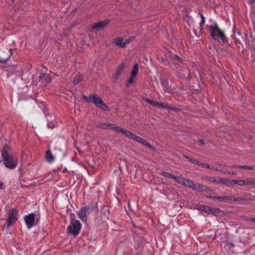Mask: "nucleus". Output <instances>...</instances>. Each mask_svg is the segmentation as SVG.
<instances>
[{"label": "nucleus", "instance_id": "obj_1", "mask_svg": "<svg viewBox=\"0 0 255 255\" xmlns=\"http://www.w3.org/2000/svg\"><path fill=\"white\" fill-rule=\"evenodd\" d=\"M10 147L8 145H5L2 151V158L5 166L9 169L15 168L17 165V158L13 155H9L8 151Z\"/></svg>", "mask_w": 255, "mask_h": 255}, {"label": "nucleus", "instance_id": "obj_4", "mask_svg": "<svg viewBox=\"0 0 255 255\" xmlns=\"http://www.w3.org/2000/svg\"><path fill=\"white\" fill-rule=\"evenodd\" d=\"M81 227L82 225L79 221L71 218L70 225L67 228V232L75 237L79 234Z\"/></svg>", "mask_w": 255, "mask_h": 255}, {"label": "nucleus", "instance_id": "obj_3", "mask_svg": "<svg viewBox=\"0 0 255 255\" xmlns=\"http://www.w3.org/2000/svg\"><path fill=\"white\" fill-rule=\"evenodd\" d=\"M83 99L84 101L88 103H93L97 107L101 109L103 111H107L109 110L108 107L106 106L99 96L97 94H92L89 97L83 95Z\"/></svg>", "mask_w": 255, "mask_h": 255}, {"label": "nucleus", "instance_id": "obj_25", "mask_svg": "<svg viewBox=\"0 0 255 255\" xmlns=\"http://www.w3.org/2000/svg\"><path fill=\"white\" fill-rule=\"evenodd\" d=\"M210 206H206V205H201L199 207V209L201 211H204L207 213H209L210 209Z\"/></svg>", "mask_w": 255, "mask_h": 255}, {"label": "nucleus", "instance_id": "obj_19", "mask_svg": "<svg viewBox=\"0 0 255 255\" xmlns=\"http://www.w3.org/2000/svg\"><path fill=\"white\" fill-rule=\"evenodd\" d=\"M111 124H109L108 123H104L97 125L96 126L98 128H99L108 129L109 128H110Z\"/></svg>", "mask_w": 255, "mask_h": 255}, {"label": "nucleus", "instance_id": "obj_30", "mask_svg": "<svg viewBox=\"0 0 255 255\" xmlns=\"http://www.w3.org/2000/svg\"><path fill=\"white\" fill-rule=\"evenodd\" d=\"M144 100L146 102H147V103L150 104L151 105H152V106H155V103H156V101H153V100H150L149 99H148V98H144Z\"/></svg>", "mask_w": 255, "mask_h": 255}, {"label": "nucleus", "instance_id": "obj_38", "mask_svg": "<svg viewBox=\"0 0 255 255\" xmlns=\"http://www.w3.org/2000/svg\"><path fill=\"white\" fill-rule=\"evenodd\" d=\"M205 19H203V20L202 19L201 21V22H200L201 28H202L203 27V26L205 25Z\"/></svg>", "mask_w": 255, "mask_h": 255}, {"label": "nucleus", "instance_id": "obj_23", "mask_svg": "<svg viewBox=\"0 0 255 255\" xmlns=\"http://www.w3.org/2000/svg\"><path fill=\"white\" fill-rule=\"evenodd\" d=\"M160 174L165 176L166 178L173 179L174 177H175V176L174 174L165 171L161 172Z\"/></svg>", "mask_w": 255, "mask_h": 255}, {"label": "nucleus", "instance_id": "obj_22", "mask_svg": "<svg viewBox=\"0 0 255 255\" xmlns=\"http://www.w3.org/2000/svg\"><path fill=\"white\" fill-rule=\"evenodd\" d=\"M125 64L124 63H122L119 65L117 69V75L118 76L122 72L124 69Z\"/></svg>", "mask_w": 255, "mask_h": 255}, {"label": "nucleus", "instance_id": "obj_21", "mask_svg": "<svg viewBox=\"0 0 255 255\" xmlns=\"http://www.w3.org/2000/svg\"><path fill=\"white\" fill-rule=\"evenodd\" d=\"M51 78L52 77L49 73H44L40 75L39 80H50Z\"/></svg>", "mask_w": 255, "mask_h": 255}, {"label": "nucleus", "instance_id": "obj_10", "mask_svg": "<svg viewBox=\"0 0 255 255\" xmlns=\"http://www.w3.org/2000/svg\"><path fill=\"white\" fill-rule=\"evenodd\" d=\"M109 22L110 21L109 20L99 21L93 25V29L99 31L105 27Z\"/></svg>", "mask_w": 255, "mask_h": 255}, {"label": "nucleus", "instance_id": "obj_54", "mask_svg": "<svg viewBox=\"0 0 255 255\" xmlns=\"http://www.w3.org/2000/svg\"><path fill=\"white\" fill-rule=\"evenodd\" d=\"M2 185V183L1 182H0V186H1Z\"/></svg>", "mask_w": 255, "mask_h": 255}, {"label": "nucleus", "instance_id": "obj_34", "mask_svg": "<svg viewBox=\"0 0 255 255\" xmlns=\"http://www.w3.org/2000/svg\"><path fill=\"white\" fill-rule=\"evenodd\" d=\"M188 74V72L187 70L184 71L183 73H182L181 74H180L179 75V77L183 78V77L185 76V75H187Z\"/></svg>", "mask_w": 255, "mask_h": 255}, {"label": "nucleus", "instance_id": "obj_44", "mask_svg": "<svg viewBox=\"0 0 255 255\" xmlns=\"http://www.w3.org/2000/svg\"><path fill=\"white\" fill-rule=\"evenodd\" d=\"M133 81H131V80L128 81V83H127V86L129 87L131 84V83H132Z\"/></svg>", "mask_w": 255, "mask_h": 255}, {"label": "nucleus", "instance_id": "obj_20", "mask_svg": "<svg viewBox=\"0 0 255 255\" xmlns=\"http://www.w3.org/2000/svg\"><path fill=\"white\" fill-rule=\"evenodd\" d=\"M172 59L175 62H177L178 65H181L183 64V61L182 59L176 54H174L172 56Z\"/></svg>", "mask_w": 255, "mask_h": 255}, {"label": "nucleus", "instance_id": "obj_17", "mask_svg": "<svg viewBox=\"0 0 255 255\" xmlns=\"http://www.w3.org/2000/svg\"><path fill=\"white\" fill-rule=\"evenodd\" d=\"M176 182L179 184L184 185L185 181H186L187 178H184L181 176H176L173 178Z\"/></svg>", "mask_w": 255, "mask_h": 255}, {"label": "nucleus", "instance_id": "obj_32", "mask_svg": "<svg viewBox=\"0 0 255 255\" xmlns=\"http://www.w3.org/2000/svg\"><path fill=\"white\" fill-rule=\"evenodd\" d=\"M226 178H218L217 184H224Z\"/></svg>", "mask_w": 255, "mask_h": 255}, {"label": "nucleus", "instance_id": "obj_5", "mask_svg": "<svg viewBox=\"0 0 255 255\" xmlns=\"http://www.w3.org/2000/svg\"><path fill=\"white\" fill-rule=\"evenodd\" d=\"M184 186L188 187L193 190L198 191H206L208 189L207 186L196 183L188 179H187Z\"/></svg>", "mask_w": 255, "mask_h": 255}, {"label": "nucleus", "instance_id": "obj_26", "mask_svg": "<svg viewBox=\"0 0 255 255\" xmlns=\"http://www.w3.org/2000/svg\"><path fill=\"white\" fill-rule=\"evenodd\" d=\"M142 145H144L151 149H153V147L147 142H146L145 140L142 139L140 141V142Z\"/></svg>", "mask_w": 255, "mask_h": 255}, {"label": "nucleus", "instance_id": "obj_53", "mask_svg": "<svg viewBox=\"0 0 255 255\" xmlns=\"http://www.w3.org/2000/svg\"><path fill=\"white\" fill-rule=\"evenodd\" d=\"M238 34L239 35H241V33H240V32H238Z\"/></svg>", "mask_w": 255, "mask_h": 255}, {"label": "nucleus", "instance_id": "obj_16", "mask_svg": "<svg viewBox=\"0 0 255 255\" xmlns=\"http://www.w3.org/2000/svg\"><path fill=\"white\" fill-rule=\"evenodd\" d=\"M154 106L158 107H159L160 108L167 109H172L173 110H175V108H171L169 106L165 105L163 103H160V102H156Z\"/></svg>", "mask_w": 255, "mask_h": 255}, {"label": "nucleus", "instance_id": "obj_50", "mask_svg": "<svg viewBox=\"0 0 255 255\" xmlns=\"http://www.w3.org/2000/svg\"><path fill=\"white\" fill-rule=\"evenodd\" d=\"M250 1L251 3H254L255 2V0H250Z\"/></svg>", "mask_w": 255, "mask_h": 255}, {"label": "nucleus", "instance_id": "obj_39", "mask_svg": "<svg viewBox=\"0 0 255 255\" xmlns=\"http://www.w3.org/2000/svg\"><path fill=\"white\" fill-rule=\"evenodd\" d=\"M223 243L225 244H226L227 246H233V245H234L232 243H229L227 241H224Z\"/></svg>", "mask_w": 255, "mask_h": 255}, {"label": "nucleus", "instance_id": "obj_48", "mask_svg": "<svg viewBox=\"0 0 255 255\" xmlns=\"http://www.w3.org/2000/svg\"><path fill=\"white\" fill-rule=\"evenodd\" d=\"M200 16H201V20H203V19H205V17L204 16L203 14H202V13H200Z\"/></svg>", "mask_w": 255, "mask_h": 255}, {"label": "nucleus", "instance_id": "obj_11", "mask_svg": "<svg viewBox=\"0 0 255 255\" xmlns=\"http://www.w3.org/2000/svg\"><path fill=\"white\" fill-rule=\"evenodd\" d=\"M234 184L238 185L239 186H244L247 185H253L255 184L254 181L247 179L246 180H234Z\"/></svg>", "mask_w": 255, "mask_h": 255}, {"label": "nucleus", "instance_id": "obj_37", "mask_svg": "<svg viewBox=\"0 0 255 255\" xmlns=\"http://www.w3.org/2000/svg\"><path fill=\"white\" fill-rule=\"evenodd\" d=\"M237 167H241V168H245V169H252V167L251 166H237Z\"/></svg>", "mask_w": 255, "mask_h": 255}, {"label": "nucleus", "instance_id": "obj_13", "mask_svg": "<svg viewBox=\"0 0 255 255\" xmlns=\"http://www.w3.org/2000/svg\"><path fill=\"white\" fill-rule=\"evenodd\" d=\"M232 197L233 202L232 203H237L239 204H245L248 202V199L245 197Z\"/></svg>", "mask_w": 255, "mask_h": 255}, {"label": "nucleus", "instance_id": "obj_12", "mask_svg": "<svg viewBox=\"0 0 255 255\" xmlns=\"http://www.w3.org/2000/svg\"><path fill=\"white\" fill-rule=\"evenodd\" d=\"M139 72V68L137 64L134 65L130 74V77L128 80H133L135 78Z\"/></svg>", "mask_w": 255, "mask_h": 255}, {"label": "nucleus", "instance_id": "obj_33", "mask_svg": "<svg viewBox=\"0 0 255 255\" xmlns=\"http://www.w3.org/2000/svg\"><path fill=\"white\" fill-rule=\"evenodd\" d=\"M133 134H132V133H131L130 132H129V131L128 130H127V131L126 132V133H125V135H126V136L129 139H130L131 138L132 135H133Z\"/></svg>", "mask_w": 255, "mask_h": 255}, {"label": "nucleus", "instance_id": "obj_45", "mask_svg": "<svg viewBox=\"0 0 255 255\" xmlns=\"http://www.w3.org/2000/svg\"><path fill=\"white\" fill-rule=\"evenodd\" d=\"M121 128H120V127L118 126V128H117V129H116L115 131L118 132H120Z\"/></svg>", "mask_w": 255, "mask_h": 255}, {"label": "nucleus", "instance_id": "obj_15", "mask_svg": "<svg viewBox=\"0 0 255 255\" xmlns=\"http://www.w3.org/2000/svg\"><path fill=\"white\" fill-rule=\"evenodd\" d=\"M46 159L48 163H52L54 161V157L53 156L51 151L48 150L46 151Z\"/></svg>", "mask_w": 255, "mask_h": 255}, {"label": "nucleus", "instance_id": "obj_43", "mask_svg": "<svg viewBox=\"0 0 255 255\" xmlns=\"http://www.w3.org/2000/svg\"><path fill=\"white\" fill-rule=\"evenodd\" d=\"M203 167H204L205 168H210V165H209L208 164H207V163H204V165H203Z\"/></svg>", "mask_w": 255, "mask_h": 255}, {"label": "nucleus", "instance_id": "obj_2", "mask_svg": "<svg viewBox=\"0 0 255 255\" xmlns=\"http://www.w3.org/2000/svg\"><path fill=\"white\" fill-rule=\"evenodd\" d=\"M208 28L210 36L214 40L219 41L220 39L223 44L228 43V40L224 32L220 29L217 24L215 23L209 25Z\"/></svg>", "mask_w": 255, "mask_h": 255}, {"label": "nucleus", "instance_id": "obj_52", "mask_svg": "<svg viewBox=\"0 0 255 255\" xmlns=\"http://www.w3.org/2000/svg\"><path fill=\"white\" fill-rule=\"evenodd\" d=\"M235 37V36H234V35H232V38H233V39H235V37Z\"/></svg>", "mask_w": 255, "mask_h": 255}, {"label": "nucleus", "instance_id": "obj_46", "mask_svg": "<svg viewBox=\"0 0 255 255\" xmlns=\"http://www.w3.org/2000/svg\"><path fill=\"white\" fill-rule=\"evenodd\" d=\"M199 142L201 144H203V145H205V142L204 141V140L203 139H200L199 140Z\"/></svg>", "mask_w": 255, "mask_h": 255}, {"label": "nucleus", "instance_id": "obj_29", "mask_svg": "<svg viewBox=\"0 0 255 255\" xmlns=\"http://www.w3.org/2000/svg\"><path fill=\"white\" fill-rule=\"evenodd\" d=\"M184 157L185 158H186L189 161L194 163V164H198L197 163V160L193 159V158H192L191 157H189V156H184Z\"/></svg>", "mask_w": 255, "mask_h": 255}, {"label": "nucleus", "instance_id": "obj_35", "mask_svg": "<svg viewBox=\"0 0 255 255\" xmlns=\"http://www.w3.org/2000/svg\"><path fill=\"white\" fill-rule=\"evenodd\" d=\"M118 126L116 124H111V126H110V128L111 129H114V130H116V129H117V128H118Z\"/></svg>", "mask_w": 255, "mask_h": 255}, {"label": "nucleus", "instance_id": "obj_14", "mask_svg": "<svg viewBox=\"0 0 255 255\" xmlns=\"http://www.w3.org/2000/svg\"><path fill=\"white\" fill-rule=\"evenodd\" d=\"M202 179L206 182H213L216 184H217V179H218V178H216L214 177L207 176H204L202 177Z\"/></svg>", "mask_w": 255, "mask_h": 255}, {"label": "nucleus", "instance_id": "obj_51", "mask_svg": "<svg viewBox=\"0 0 255 255\" xmlns=\"http://www.w3.org/2000/svg\"><path fill=\"white\" fill-rule=\"evenodd\" d=\"M78 81H76V80H74V84H77Z\"/></svg>", "mask_w": 255, "mask_h": 255}, {"label": "nucleus", "instance_id": "obj_36", "mask_svg": "<svg viewBox=\"0 0 255 255\" xmlns=\"http://www.w3.org/2000/svg\"><path fill=\"white\" fill-rule=\"evenodd\" d=\"M9 56H7L6 58H1L0 57V63H4V62H5L6 61H7V60L9 58Z\"/></svg>", "mask_w": 255, "mask_h": 255}, {"label": "nucleus", "instance_id": "obj_27", "mask_svg": "<svg viewBox=\"0 0 255 255\" xmlns=\"http://www.w3.org/2000/svg\"><path fill=\"white\" fill-rule=\"evenodd\" d=\"M234 180L233 179H226L225 184L227 186H231L233 185L234 184Z\"/></svg>", "mask_w": 255, "mask_h": 255}, {"label": "nucleus", "instance_id": "obj_6", "mask_svg": "<svg viewBox=\"0 0 255 255\" xmlns=\"http://www.w3.org/2000/svg\"><path fill=\"white\" fill-rule=\"evenodd\" d=\"M24 219L27 227L28 229H30L38 224L39 220V217H35L33 213H30L28 215H26L24 217Z\"/></svg>", "mask_w": 255, "mask_h": 255}, {"label": "nucleus", "instance_id": "obj_18", "mask_svg": "<svg viewBox=\"0 0 255 255\" xmlns=\"http://www.w3.org/2000/svg\"><path fill=\"white\" fill-rule=\"evenodd\" d=\"M115 44L121 47H124L125 46V42L124 40L122 38H118L115 40Z\"/></svg>", "mask_w": 255, "mask_h": 255}, {"label": "nucleus", "instance_id": "obj_42", "mask_svg": "<svg viewBox=\"0 0 255 255\" xmlns=\"http://www.w3.org/2000/svg\"><path fill=\"white\" fill-rule=\"evenodd\" d=\"M127 129H125V128H122L121 129V131L120 132L123 133L125 134V133H126V132L127 131Z\"/></svg>", "mask_w": 255, "mask_h": 255}, {"label": "nucleus", "instance_id": "obj_24", "mask_svg": "<svg viewBox=\"0 0 255 255\" xmlns=\"http://www.w3.org/2000/svg\"><path fill=\"white\" fill-rule=\"evenodd\" d=\"M220 212L221 211L219 209L211 207L209 213L214 215H217L219 214Z\"/></svg>", "mask_w": 255, "mask_h": 255}, {"label": "nucleus", "instance_id": "obj_40", "mask_svg": "<svg viewBox=\"0 0 255 255\" xmlns=\"http://www.w3.org/2000/svg\"><path fill=\"white\" fill-rule=\"evenodd\" d=\"M131 41L130 39H126L124 40V42H125V45L129 43Z\"/></svg>", "mask_w": 255, "mask_h": 255}, {"label": "nucleus", "instance_id": "obj_47", "mask_svg": "<svg viewBox=\"0 0 255 255\" xmlns=\"http://www.w3.org/2000/svg\"><path fill=\"white\" fill-rule=\"evenodd\" d=\"M197 163L198 164H195L196 165H198L199 166H201L203 167V165H204V163H201V162H199V161H197Z\"/></svg>", "mask_w": 255, "mask_h": 255}, {"label": "nucleus", "instance_id": "obj_49", "mask_svg": "<svg viewBox=\"0 0 255 255\" xmlns=\"http://www.w3.org/2000/svg\"><path fill=\"white\" fill-rule=\"evenodd\" d=\"M211 169L215 170H218V169L214 167H212Z\"/></svg>", "mask_w": 255, "mask_h": 255}, {"label": "nucleus", "instance_id": "obj_28", "mask_svg": "<svg viewBox=\"0 0 255 255\" xmlns=\"http://www.w3.org/2000/svg\"><path fill=\"white\" fill-rule=\"evenodd\" d=\"M55 124H56V122L54 121V120H52L51 122H48L47 127L49 128H53L54 127Z\"/></svg>", "mask_w": 255, "mask_h": 255}, {"label": "nucleus", "instance_id": "obj_41", "mask_svg": "<svg viewBox=\"0 0 255 255\" xmlns=\"http://www.w3.org/2000/svg\"><path fill=\"white\" fill-rule=\"evenodd\" d=\"M248 221L255 223V218H250L248 219Z\"/></svg>", "mask_w": 255, "mask_h": 255}, {"label": "nucleus", "instance_id": "obj_9", "mask_svg": "<svg viewBox=\"0 0 255 255\" xmlns=\"http://www.w3.org/2000/svg\"><path fill=\"white\" fill-rule=\"evenodd\" d=\"M207 198L211 199L213 200H218L220 202H223L226 203H232V197L231 196H223V197H217L213 196L211 195H207L206 196Z\"/></svg>", "mask_w": 255, "mask_h": 255}, {"label": "nucleus", "instance_id": "obj_8", "mask_svg": "<svg viewBox=\"0 0 255 255\" xmlns=\"http://www.w3.org/2000/svg\"><path fill=\"white\" fill-rule=\"evenodd\" d=\"M17 211L15 209L11 210L8 214L7 227L8 228L11 225L16 222L17 220Z\"/></svg>", "mask_w": 255, "mask_h": 255}, {"label": "nucleus", "instance_id": "obj_31", "mask_svg": "<svg viewBox=\"0 0 255 255\" xmlns=\"http://www.w3.org/2000/svg\"><path fill=\"white\" fill-rule=\"evenodd\" d=\"M131 138L139 142H140V141L142 139V138H140V137L134 134H133Z\"/></svg>", "mask_w": 255, "mask_h": 255}, {"label": "nucleus", "instance_id": "obj_7", "mask_svg": "<svg viewBox=\"0 0 255 255\" xmlns=\"http://www.w3.org/2000/svg\"><path fill=\"white\" fill-rule=\"evenodd\" d=\"M91 206L88 205V206L82 208L78 212V217L83 222L86 223L87 221V215L91 211Z\"/></svg>", "mask_w": 255, "mask_h": 255}]
</instances>
